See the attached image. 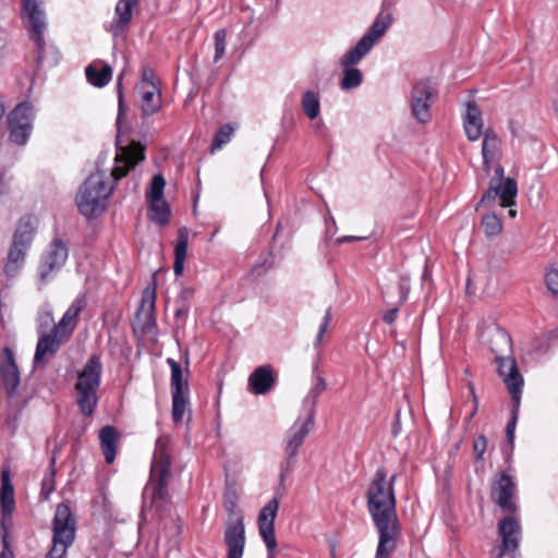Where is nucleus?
Returning a JSON list of instances; mask_svg holds the SVG:
<instances>
[{"label": "nucleus", "instance_id": "6ab92c4d", "mask_svg": "<svg viewBox=\"0 0 558 558\" xmlns=\"http://www.w3.org/2000/svg\"><path fill=\"white\" fill-rule=\"evenodd\" d=\"M140 0H119L114 13L116 19L110 24L109 31L113 37L123 35L133 17V10L137 7Z\"/></svg>", "mask_w": 558, "mask_h": 558}, {"label": "nucleus", "instance_id": "412c9836", "mask_svg": "<svg viewBox=\"0 0 558 558\" xmlns=\"http://www.w3.org/2000/svg\"><path fill=\"white\" fill-rule=\"evenodd\" d=\"M276 376L270 365H262L248 377V387L255 395L267 393L275 385Z\"/></svg>", "mask_w": 558, "mask_h": 558}, {"label": "nucleus", "instance_id": "2eb2a0df", "mask_svg": "<svg viewBox=\"0 0 558 558\" xmlns=\"http://www.w3.org/2000/svg\"><path fill=\"white\" fill-rule=\"evenodd\" d=\"M66 341L63 337L53 333L52 330L40 332L33 360L34 368L45 367Z\"/></svg>", "mask_w": 558, "mask_h": 558}, {"label": "nucleus", "instance_id": "1a4fd4ad", "mask_svg": "<svg viewBox=\"0 0 558 558\" xmlns=\"http://www.w3.org/2000/svg\"><path fill=\"white\" fill-rule=\"evenodd\" d=\"M68 257L66 244L60 238H54L41 254L37 268L39 282L47 284L61 270Z\"/></svg>", "mask_w": 558, "mask_h": 558}, {"label": "nucleus", "instance_id": "680f3d73", "mask_svg": "<svg viewBox=\"0 0 558 558\" xmlns=\"http://www.w3.org/2000/svg\"><path fill=\"white\" fill-rule=\"evenodd\" d=\"M494 161V158L483 159V170L486 172V174H489Z\"/></svg>", "mask_w": 558, "mask_h": 558}, {"label": "nucleus", "instance_id": "58836bf2", "mask_svg": "<svg viewBox=\"0 0 558 558\" xmlns=\"http://www.w3.org/2000/svg\"><path fill=\"white\" fill-rule=\"evenodd\" d=\"M481 225L488 238L498 235L502 230V221L495 213L484 215Z\"/></svg>", "mask_w": 558, "mask_h": 558}, {"label": "nucleus", "instance_id": "6e6552de", "mask_svg": "<svg viewBox=\"0 0 558 558\" xmlns=\"http://www.w3.org/2000/svg\"><path fill=\"white\" fill-rule=\"evenodd\" d=\"M22 17L29 32L31 39L35 43L37 49V59L40 61L44 57L46 29L45 12L40 0H22Z\"/></svg>", "mask_w": 558, "mask_h": 558}, {"label": "nucleus", "instance_id": "c03bdc74", "mask_svg": "<svg viewBox=\"0 0 558 558\" xmlns=\"http://www.w3.org/2000/svg\"><path fill=\"white\" fill-rule=\"evenodd\" d=\"M521 397L518 400H512V411L511 418L506 426V437L507 441L512 446L514 441V430L518 422L519 408H520Z\"/></svg>", "mask_w": 558, "mask_h": 558}, {"label": "nucleus", "instance_id": "7ed1b4c3", "mask_svg": "<svg viewBox=\"0 0 558 558\" xmlns=\"http://www.w3.org/2000/svg\"><path fill=\"white\" fill-rule=\"evenodd\" d=\"M167 445L168 440L163 437H159L156 441L150 480L143 494L144 502H146L148 492L151 493L150 507H156L159 511L170 498L171 457L167 451Z\"/></svg>", "mask_w": 558, "mask_h": 558}, {"label": "nucleus", "instance_id": "5fc2aeb1", "mask_svg": "<svg viewBox=\"0 0 558 558\" xmlns=\"http://www.w3.org/2000/svg\"><path fill=\"white\" fill-rule=\"evenodd\" d=\"M54 323L52 312L47 311L38 318L39 333L46 331Z\"/></svg>", "mask_w": 558, "mask_h": 558}, {"label": "nucleus", "instance_id": "20e7f679", "mask_svg": "<svg viewBox=\"0 0 558 558\" xmlns=\"http://www.w3.org/2000/svg\"><path fill=\"white\" fill-rule=\"evenodd\" d=\"M113 191L102 171L92 173L76 194V205L82 215L93 217L106 209V202Z\"/></svg>", "mask_w": 558, "mask_h": 558}, {"label": "nucleus", "instance_id": "ea45409f", "mask_svg": "<svg viewBox=\"0 0 558 558\" xmlns=\"http://www.w3.org/2000/svg\"><path fill=\"white\" fill-rule=\"evenodd\" d=\"M362 80L363 74L359 69L353 66L344 68V73L340 86L344 90H350L360 86Z\"/></svg>", "mask_w": 558, "mask_h": 558}, {"label": "nucleus", "instance_id": "a18cd8bd", "mask_svg": "<svg viewBox=\"0 0 558 558\" xmlns=\"http://www.w3.org/2000/svg\"><path fill=\"white\" fill-rule=\"evenodd\" d=\"M317 372H318V363H315L313 366V374L315 375V384H314L313 388L311 389L308 397H307V399H312L313 407L316 404V400H317L318 396L322 392H324L327 388V383H326L325 378L319 376L317 374Z\"/></svg>", "mask_w": 558, "mask_h": 558}, {"label": "nucleus", "instance_id": "6e6d98bb", "mask_svg": "<svg viewBox=\"0 0 558 558\" xmlns=\"http://www.w3.org/2000/svg\"><path fill=\"white\" fill-rule=\"evenodd\" d=\"M294 458H290L289 454H287L286 460L280 465V485H283V482L287 477V475L290 473L292 463Z\"/></svg>", "mask_w": 558, "mask_h": 558}, {"label": "nucleus", "instance_id": "c9c22d12", "mask_svg": "<svg viewBox=\"0 0 558 558\" xmlns=\"http://www.w3.org/2000/svg\"><path fill=\"white\" fill-rule=\"evenodd\" d=\"M194 295L192 288H183L174 301V317L177 319H183L187 316L190 311L191 301Z\"/></svg>", "mask_w": 558, "mask_h": 558}, {"label": "nucleus", "instance_id": "bf43d9fd", "mask_svg": "<svg viewBox=\"0 0 558 558\" xmlns=\"http://www.w3.org/2000/svg\"><path fill=\"white\" fill-rule=\"evenodd\" d=\"M398 306L389 310L384 316H383V320L388 324V325H391L396 318H397V314H398Z\"/></svg>", "mask_w": 558, "mask_h": 558}, {"label": "nucleus", "instance_id": "de8ad7c7", "mask_svg": "<svg viewBox=\"0 0 558 558\" xmlns=\"http://www.w3.org/2000/svg\"><path fill=\"white\" fill-rule=\"evenodd\" d=\"M226 38H227L226 29H218L215 33V57H214L215 62H218L225 54Z\"/></svg>", "mask_w": 558, "mask_h": 558}, {"label": "nucleus", "instance_id": "0e129e2a", "mask_svg": "<svg viewBox=\"0 0 558 558\" xmlns=\"http://www.w3.org/2000/svg\"><path fill=\"white\" fill-rule=\"evenodd\" d=\"M509 215H510L511 217H515L517 211H515V210L510 209V210H509Z\"/></svg>", "mask_w": 558, "mask_h": 558}, {"label": "nucleus", "instance_id": "09e8293b", "mask_svg": "<svg viewBox=\"0 0 558 558\" xmlns=\"http://www.w3.org/2000/svg\"><path fill=\"white\" fill-rule=\"evenodd\" d=\"M545 282L553 296L558 298V269L549 270L545 276Z\"/></svg>", "mask_w": 558, "mask_h": 558}, {"label": "nucleus", "instance_id": "c756f323", "mask_svg": "<svg viewBox=\"0 0 558 558\" xmlns=\"http://www.w3.org/2000/svg\"><path fill=\"white\" fill-rule=\"evenodd\" d=\"M27 251V248L11 244L4 265V274L8 277H15L19 274L24 265Z\"/></svg>", "mask_w": 558, "mask_h": 558}, {"label": "nucleus", "instance_id": "864d4df0", "mask_svg": "<svg viewBox=\"0 0 558 558\" xmlns=\"http://www.w3.org/2000/svg\"><path fill=\"white\" fill-rule=\"evenodd\" d=\"M330 320H331V307H328L326 313H325V316L323 318V322H322V324L319 326L318 335H317L316 340H315V345L316 347L320 344L323 336L326 332V330H327V328L329 326Z\"/></svg>", "mask_w": 558, "mask_h": 558}, {"label": "nucleus", "instance_id": "603ef678", "mask_svg": "<svg viewBox=\"0 0 558 558\" xmlns=\"http://www.w3.org/2000/svg\"><path fill=\"white\" fill-rule=\"evenodd\" d=\"M122 74L118 77L117 83V90H118V104H119V113H118V123L121 120V117L125 114L126 107L124 105V98H123V88H122Z\"/></svg>", "mask_w": 558, "mask_h": 558}, {"label": "nucleus", "instance_id": "4c0bfd02", "mask_svg": "<svg viewBox=\"0 0 558 558\" xmlns=\"http://www.w3.org/2000/svg\"><path fill=\"white\" fill-rule=\"evenodd\" d=\"M301 105L305 116L310 120H315L319 116L320 102L318 94L312 90L305 92L302 97Z\"/></svg>", "mask_w": 558, "mask_h": 558}, {"label": "nucleus", "instance_id": "f257e3e1", "mask_svg": "<svg viewBox=\"0 0 558 558\" xmlns=\"http://www.w3.org/2000/svg\"><path fill=\"white\" fill-rule=\"evenodd\" d=\"M393 474L387 481V472L379 468L372 478L367 492V509L378 531V545L376 558H387L397 547V539L400 535V523L396 509Z\"/></svg>", "mask_w": 558, "mask_h": 558}, {"label": "nucleus", "instance_id": "a211bd4d", "mask_svg": "<svg viewBox=\"0 0 558 558\" xmlns=\"http://www.w3.org/2000/svg\"><path fill=\"white\" fill-rule=\"evenodd\" d=\"M84 307L85 299L84 296H78L66 310L60 322L53 325L51 328L52 332L69 340L76 327L77 316Z\"/></svg>", "mask_w": 558, "mask_h": 558}, {"label": "nucleus", "instance_id": "39448f33", "mask_svg": "<svg viewBox=\"0 0 558 558\" xmlns=\"http://www.w3.org/2000/svg\"><path fill=\"white\" fill-rule=\"evenodd\" d=\"M102 364L99 355H92L82 372L78 374L75 384L77 393L76 403L85 416H92L97 404V391L100 387Z\"/></svg>", "mask_w": 558, "mask_h": 558}, {"label": "nucleus", "instance_id": "393cba45", "mask_svg": "<svg viewBox=\"0 0 558 558\" xmlns=\"http://www.w3.org/2000/svg\"><path fill=\"white\" fill-rule=\"evenodd\" d=\"M85 74L89 84L100 88L111 80L112 69L107 63L93 62L85 69Z\"/></svg>", "mask_w": 558, "mask_h": 558}, {"label": "nucleus", "instance_id": "9b49d317", "mask_svg": "<svg viewBox=\"0 0 558 558\" xmlns=\"http://www.w3.org/2000/svg\"><path fill=\"white\" fill-rule=\"evenodd\" d=\"M279 509V499L275 496L259 511L257 523L260 537L267 547V558H275L277 541L275 536V520Z\"/></svg>", "mask_w": 558, "mask_h": 558}, {"label": "nucleus", "instance_id": "a19ab883", "mask_svg": "<svg viewBox=\"0 0 558 558\" xmlns=\"http://www.w3.org/2000/svg\"><path fill=\"white\" fill-rule=\"evenodd\" d=\"M233 133L234 128L231 124L227 123L222 125L214 135L211 142V151L220 149L225 144H227L231 140Z\"/></svg>", "mask_w": 558, "mask_h": 558}, {"label": "nucleus", "instance_id": "72a5a7b5", "mask_svg": "<svg viewBox=\"0 0 558 558\" xmlns=\"http://www.w3.org/2000/svg\"><path fill=\"white\" fill-rule=\"evenodd\" d=\"M483 136H484L483 144H482L483 159H487V158L496 159V157L501 148V140L499 138V136L496 134V132L492 128H488L484 132Z\"/></svg>", "mask_w": 558, "mask_h": 558}, {"label": "nucleus", "instance_id": "bb28decb", "mask_svg": "<svg viewBox=\"0 0 558 558\" xmlns=\"http://www.w3.org/2000/svg\"><path fill=\"white\" fill-rule=\"evenodd\" d=\"M0 505L4 517L12 514L15 506L14 487L10 482L8 471L1 473Z\"/></svg>", "mask_w": 558, "mask_h": 558}, {"label": "nucleus", "instance_id": "774afa93", "mask_svg": "<svg viewBox=\"0 0 558 558\" xmlns=\"http://www.w3.org/2000/svg\"><path fill=\"white\" fill-rule=\"evenodd\" d=\"M279 225L276 227V233L274 234V238L277 235L278 231H279Z\"/></svg>", "mask_w": 558, "mask_h": 558}, {"label": "nucleus", "instance_id": "5701e85b", "mask_svg": "<svg viewBox=\"0 0 558 558\" xmlns=\"http://www.w3.org/2000/svg\"><path fill=\"white\" fill-rule=\"evenodd\" d=\"M314 425V409H312L308 418L294 430V427L291 428V435L287 441L286 446V454H289L290 458H295L298 454L299 448L303 445L306 436L310 434L311 428Z\"/></svg>", "mask_w": 558, "mask_h": 558}, {"label": "nucleus", "instance_id": "aec40b11", "mask_svg": "<svg viewBox=\"0 0 558 558\" xmlns=\"http://www.w3.org/2000/svg\"><path fill=\"white\" fill-rule=\"evenodd\" d=\"M155 306H156V283L153 282L143 291L141 305L137 310V318L143 319L142 329L144 331L150 330L155 322Z\"/></svg>", "mask_w": 558, "mask_h": 558}, {"label": "nucleus", "instance_id": "4d7b16f0", "mask_svg": "<svg viewBox=\"0 0 558 558\" xmlns=\"http://www.w3.org/2000/svg\"><path fill=\"white\" fill-rule=\"evenodd\" d=\"M399 291H400V301L404 302L408 298V294L410 292V283L409 278L405 276H402L399 281Z\"/></svg>", "mask_w": 558, "mask_h": 558}, {"label": "nucleus", "instance_id": "338daca9", "mask_svg": "<svg viewBox=\"0 0 558 558\" xmlns=\"http://www.w3.org/2000/svg\"><path fill=\"white\" fill-rule=\"evenodd\" d=\"M227 510H228L229 512H233V504H231V506H230V507H227Z\"/></svg>", "mask_w": 558, "mask_h": 558}, {"label": "nucleus", "instance_id": "4be33fe9", "mask_svg": "<svg viewBox=\"0 0 558 558\" xmlns=\"http://www.w3.org/2000/svg\"><path fill=\"white\" fill-rule=\"evenodd\" d=\"M483 124L481 109L474 101H469L466 104V112L463 117V126L466 137L472 142L477 141L484 135Z\"/></svg>", "mask_w": 558, "mask_h": 558}, {"label": "nucleus", "instance_id": "2f4dec72", "mask_svg": "<svg viewBox=\"0 0 558 558\" xmlns=\"http://www.w3.org/2000/svg\"><path fill=\"white\" fill-rule=\"evenodd\" d=\"M393 19L390 13H379L363 37L371 39L374 46L376 40L385 35Z\"/></svg>", "mask_w": 558, "mask_h": 558}, {"label": "nucleus", "instance_id": "f704fd0d", "mask_svg": "<svg viewBox=\"0 0 558 558\" xmlns=\"http://www.w3.org/2000/svg\"><path fill=\"white\" fill-rule=\"evenodd\" d=\"M489 342L490 349L496 356L511 350V337L504 329H495L490 335Z\"/></svg>", "mask_w": 558, "mask_h": 558}, {"label": "nucleus", "instance_id": "7c9ffc66", "mask_svg": "<svg viewBox=\"0 0 558 558\" xmlns=\"http://www.w3.org/2000/svg\"><path fill=\"white\" fill-rule=\"evenodd\" d=\"M35 229L29 218H21L13 234L12 245L29 248L34 239Z\"/></svg>", "mask_w": 558, "mask_h": 558}, {"label": "nucleus", "instance_id": "3c124183", "mask_svg": "<svg viewBox=\"0 0 558 558\" xmlns=\"http://www.w3.org/2000/svg\"><path fill=\"white\" fill-rule=\"evenodd\" d=\"M153 85H158V81H157L154 70H151L149 68L143 69L142 81H141L140 87L150 88V86H153Z\"/></svg>", "mask_w": 558, "mask_h": 558}, {"label": "nucleus", "instance_id": "79ce46f5", "mask_svg": "<svg viewBox=\"0 0 558 558\" xmlns=\"http://www.w3.org/2000/svg\"><path fill=\"white\" fill-rule=\"evenodd\" d=\"M166 186V180L161 173H158L153 177L149 192L147 193V201H159V198H163V190Z\"/></svg>", "mask_w": 558, "mask_h": 558}, {"label": "nucleus", "instance_id": "8fccbe9b", "mask_svg": "<svg viewBox=\"0 0 558 558\" xmlns=\"http://www.w3.org/2000/svg\"><path fill=\"white\" fill-rule=\"evenodd\" d=\"M487 448V438L484 435H480L473 440V451L475 461H481Z\"/></svg>", "mask_w": 558, "mask_h": 558}, {"label": "nucleus", "instance_id": "e2e57ef3", "mask_svg": "<svg viewBox=\"0 0 558 558\" xmlns=\"http://www.w3.org/2000/svg\"><path fill=\"white\" fill-rule=\"evenodd\" d=\"M362 239H363V238L345 235V236L338 238V239H337V242L341 244V243H344V242H350V241H355V240H362Z\"/></svg>", "mask_w": 558, "mask_h": 558}, {"label": "nucleus", "instance_id": "473e14b6", "mask_svg": "<svg viewBox=\"0 0 558 558\" xmlns=\"http://www.w3.org/2000/svg\"><path fill=\"white\" fill-rule=\"evenodd\" d=\"M147 202L150 219L159 226H166L170 219V208L165 198H159V201L150 199Z\"/></svg>", "mask_w": 558, "mask_h": 558}, {"label": "nucleus", "instance_id": "49530a36", "mask_svg": "<svg viewBox=\"0 0 558 558\" xmlns=\"http://www.w3.org/2000/svg\"><path fill=\"white\" fill-rule=\"evenodd\" d=\"M0 558H14V554L9 542V532L4 521H0Z\"/></svg>", "mask_w": 558, "mask_h": 558}, {"label": "nucleus", "instance_id": "69168bd1", "mask_svg": "<svg viewBox=\"0 0 558 558\" xmlns=\"http://www.w3.org/2000/svg\"><path fill=\"white\" fill-rule=\"evenodd\" d=\"M471 392L473 395L474 401L476 402V397H475V393H474V388L472 386H471Z\"/></svg>", "mask_w": 558, "mask_h": 558}, {"label": "nucleus", "instance_id": "f03ea898", "mask_svg": "<svg viewBox=\"0 0 558 558\" xmlns=\"http://www.w3.org/2000/svg\"><path fill=\"white\" fill-rule=\"evenodd\" d=\"M517 492V483L507 472L500 471L493 476L490 499L506 513V517L498 522V535L502 542L497 558H502L507 553H514L519 547L521 526L514 517L519 511L515 501Z\"/></svg>", "mask_w": 558, "mask_h": 558}, {"label": "nucleus", "instance_id": "f3484780", "mask_svg": "<svg viewBox=\"0 0 558 558\" xmlns=\"http://www.w3.org/2000/svg\"><path fill=\"white\" fill-rule=\"evenodd\" d=\"M3 360L0 363V378L5 391L13 396L20 386L21 377L16 365L14 353L9 348H3Z\"/></svg>", "mask_w": 558, "mask_h": 558}, {"label": "nucleus", "instance_id": "cd10ccee", "mask_svg": "<svg viewBox=\"0 0 558 558\" xmlns=\"http://www.w3.org/2000/svg\"><path fill=\"white\" fill-rule=\"evenodd\" d=\"M372 48L373 45L371 39L364 38L362 36L357 44L342 56V58L340 59V64L343 68H349L357 64L363 59V57L369 52Z\"/></svg>", "mask_w": 558, "mask_h": 558}, {"label": "nucleus", "instance_id": "f8f14e48", "mask_svg": "<svg viewBox=\"0 0 558 558\" xmlns=\"http://www.w3.org/2000/svg\"><path fill=\"white\" fill-rule=\"evenodd\" d=\"M145 159V147L140 142L132 141L129 145L119 147L116 166L111 171L114 181L128 175L129 171Z\"/></svg>", "mask_w": 558, "mask_h": 558}, {"label": "nucleus", "instance_id": "e433bc0d", "mask_svg": "<svg viewBox=\"0 0 558 558\" xmlns=\"http://www.w3.org/2000/svg\"><path fill=\"white\" fill-rule=\"evenodd\" d=\"M167 363L171 368V393H184L187 380L183 377L181 364L171 357L167 359Z\"/></svg>", "mask_w": 558, "mask_h": 558}, {"label": "nucleus", "instance_id": "ddd939ff", "mask_svg": "<svg viewBox=\"0 0 558 558\" xmlns=\"http://www.w3.org/2000/svg\"><path fill=\"white\" fill-rule=\"evenodd\" d=\"M517 194V181L512 178H506L502 185H497L495 182H489L488 189L483 193L475 209L478 210L481 206L493 205L498 197L501 201L502 207H510L514 205Z\"/></svg>", "mask_w": 558, "mask_h": 558}, {"label": "nucleus", "instance_id": "0eeeda50", "mask_svg": "<svg viewBox=\"0 0 558 558\" xmlns=\"http://www.w3.org/2000/svg\"><path fill=\"white\" fill-rule=\"evenodd\" d=\"M438 95L436 85L430 78L416 82L411 90L410 108L412 117L420 123L432 120L430 107Z\"/></svg>", "mask_w": 558, "mask_h": 558}, {"label": "nucleus", "instance_id": "9d476101", "mask_svg": "<svg viewBox=\"0 0 558 558\" xmlns=\"http://www.w3.org/2000/svg\"><path fill=\"white\" fill-rule=\"evenodd\" d=\"M32 121L33 106L26 101L19 104L8 114V125L11 142L17 145L26 144L33 128Z\"/></svg>", "mask_w": 558, "mask_h": 558}, {"label": "nucleus", "instance_id": "c85d7f7f", "mask_svg": "<svg viewBox=\"0 0 558 558\" xmlns=\"http://www.w3.org/2000/svg\"><path fill=\"white\" fill-rule=\"evenodd\" d=\"M189 232L186 228H180L174 247L173 270L177 276H181L184 269V262L187 254Z\"/></svg>", "mask_w": 558, "mask_h": 558}, {"label": "nucleus", "instance_id": "4468645a", "mask_svg": "<svg viewBox=\"0 0 558 558\" xmlns=\"http://www.w3.org/2000/svg\"><path fill=\"white\" fill-rule=\"evenodd\" d=\"M495 360L498 364V374L502 378L511 400H518L522 395L524 380L519 372L515 360L512 356L505 357L502 355H497Z\"/></svg>", "mask_w": 558, "mask_h": 558}, {"label": "nucleus", "instance_id": "37998d69", "mask_svg": "<svg viewBox=\"0 0 558 558\" xmlns=\"http://www.w3.org/2000/svg\"><path fill=\"white\" fill-rule=\"evenodd\" d=\"M186 407L184 393H172V420L175 424L182 421Z\"/></svg>", "mask_w": 558, "mask_h": 558}, {"label": "nucleus", "instance_id": "dca6fc26", "mask_svg": "<svg viewBox=\"0 0 558 558\" xmlns=\"http://www.w3.org/2000/svg\"><path fill=\"white\" fill-rule=\"evenodd\" d=\"M225 544L227 558H242L245 546V526L242 517L226 524Z\"/></svg>", "mask_w": 558, "mask_h": 558}, {"label": "nucleus", "instance_id": "13d9d810", "mask_svg": "<svg viewBox=\"0 0 558 558\" xmlns=\"http://www.w3.org/2000/svg\"><path fill=\"white\" fill-rule=\"evenodd\" d=\"M505 169L504 167L497 162L494 169V177L492 178L490 182H495L497 185H502L505 182Z\"/></svg>", "mask_w": 558, "mask_h": 558}, {"label": "nucleus", "instance_id": "423d86ee", "mask_svg": "<svg viewBox=\"0 0 558 558\" xmlns=\"http://www.w3.org/2000/svg\"><path fill=\"white\" fill-rule=\"evenodd\" d=\"M76 520L68 504H59L52 522V546L46 558H66L68 549L75 541Z\"/></svg>", "mask_w": 558, "mask_h": 558}, {"label": "nucleus", "instance_id": "b1692460", "mask_svg": "<svg viewBox=\"0 0 558 558\" xmlns=\"http://www.w3.org/2000/svg\"><path fill=\"white\" fill-rule=\"evenodd\" d=\"M100 448L107 463L111 464L117 456L119 433L111 425L104 426L99 432Z\"/></svg>", "mask_w": 558, "mask_h": 558}, {"label": "nucleus", "instance_id": "052dcab7", "mask_svg": "<svg viewBox=\"0 0 558 558\" xmlns=\"http://www.w3.org/2000/svg\"><path fill=\"white\" fill-rule=\"evenodd\" d=\"M399 415L400 413L397 412L396 414V417H395V422L392 424V435L393 436H398L399 433H400V420H399Z\"/></svg>", "mask_w": 558, "mask_h": 558}, {"label": "nucleus", "instance_id": "a878e982", "mask_svg": "<svg viewBox=\"0 0 558 558\" xmlns=\"http://www.w3.org/2000/svg\"><path fill=\"white\" fill-rule=\"evenodd\" d=\"M140 88L142 93V113L144 116H151L158 112L161 107V94L158 85H153L150 88Z\"/></svg>", "mask_w": 558, "mask_h": 558}]
</instances>
